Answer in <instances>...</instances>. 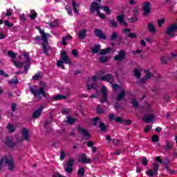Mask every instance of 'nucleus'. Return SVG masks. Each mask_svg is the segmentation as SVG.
I'll list each match as a JSON object with an SVG mask.
<instances>
[{
  "mask_svg": "<svg viewBox=\"0 0 177 177\" xmlns=\"http://www.w3.org/2000/svg\"><path fill=\"white\" fill-rule=\"evenodd\" d=\"M61 59L64 61L58 60L57 64V67H61L63 70H64L65 66L63 63H65V64H71V60L70 59L68 56H67L66 51L61 52Z\"/></svg>",
  "mask_w": 177,
  "mask_h": 177,
  "instance_id": "f257e3e1",
  "label": "nucleus"
},
{
  "mask_svg": "<svg viewBox=\"0 0 177 177\" xmlns=\"http://www.w3.org/2000/svg\"><path fill=\"white\" fill-rule=\"evenodd\" d=\"M41 86L39 88V91L37 90H35L34 88L30 87V92L32 93V95H34L35 97H38L39 95H41L44 96V97H46V92H45V88H46V84L45 82L41 83Z\"/></svg>",
  "mask_w": 177,
  "mask_h": 177,
  "instance_id": "f03ea898",
  "label": "nucleus"
},
{
  "mask_svg": "<svg viewBox=\"0 0 177 177\" xmlns=\"http://www.w3.org/2000/svg\"><path fill=\"white\" fill-rule=\"evenodd\" d=\"M7 165V167L8 168V171L10 172L15 171V168H16V165L15 164V160L13 158H2L0 160V165L2 167V164Z\"/></svg>",
  "mask_w": 177,
  "mask_h": 177,
  "instance_id": "7ed1b4c3",
  "label": "nucleus"
},
{
  "mask_svg": "<svg viewBox=\"0 0 177 177\" xmlns=\"http://www.w3.org/2000/svg\"><path fill=\"white\" fill-rule=\"evenodd\" d=\"M177 31V24H173L167 27L165 34L168 35L170 38H174L175 37V32Z\"/></svg>",
  "mask_w": 177,
  "mask_h": 177,
  "instance_id": "20e7f679",
  "label": "nucleus"
},
{
  "mask_svg": "<svg viewBox=\"0 0 177 177\" xmlns=\"http://www.w3.org/2000/svg\"><path fill=\"white\" fill-rule=\"evenodd\" d=\"M127 57V52L124 50H121L119 51L118 55H116L113 57V60L115 62H121L123 60H125V58Z\"/></svg>",
  "mask_w": 177,
  "mask_h": 177,
  "instance_id": "39448f33",
  "label": "nucleus"
},
{
  "mask_svg": "<svg viewBox=\"0 0 177 177\" xmlns=\"http://www.w3.org/2000/svg\"><path fill=\"white\" fill-rule=\"evenodd\" d=\"M3 143L6 147H8V149H14L16 146V142L13 141V138L9 136L6 137V140L3 141Z\"/></svg>",
  "mask_w": 177,
  "mask_h": 177,
  "instance_id": "423d86ee",
  "label": "nucleus"
},
{
  "mask_svg": "<svg viewBox=\"0 0 177 177\" xmlns=\"http://www.w3.org/2000/svg\"><path fill=\"white\" fill-rule=\"evenodd\" d=\"M75 162V159L71 158H69L66 162L67 167L65 168V171L68 172V174H71V172H73V167H74Z\"/></svg>",
  "mask_w": 177,
  "mask_h": 177,
  "instance_id": "0eeeda50",
  "label": "nucleus"
},
{
  "mask_svg": "<svg viewBox=\"0 0 177 177\" xmlns=\"http://www.w3.org/2000/svg\"><path fill=\"white\" fill-rule=\"evenodd\" d=\"M143 15L144 16H149V14L150 13V10H151V3L150 2H144L143 3Z\"/></svg>",
  "mask_w": 177,
  "mask_h": 177,
  "instance_id": "6e6552de",
  "label": "nucleus"
},
{
  "mask_svg": "<svg viewBox=\"0 0 177 177\" xmlns=\"http://www.w3.org/2000/svg\"><path fill=\"white\" fill-rule=\"evenodd\" d=\"M77 131L84 136V139H91V133L86 129L79 127H77Z\"/></svg>",
  "mask_w": 177,
  "mask_h": 177,
  "instance_id": "1a4fd4ad",
  "label": "nucleus"
},
{
  "mask_svg": "<svg viewBox=\"0 0 177 177\" xmlns=\"http://www.w3.org/2000/svg\"><path fill=\"white\" fill-rule=\"evenodd\" d=\"M79 162L82 164H91L92 162V159L88 158V156L85 153H82L79 156Z\"/></svg>",
  "mask_w": 177,
  "mask_h": 177,
  "instance_id": "9d476101",
  "label": "nucleus"
},
{
  "mask_svg": "<svg viewBox=\"0 0 177 177\" xmlns=\"http://www.w3.org/2000/svg\"><path fill=\"white\" fill-rule=\"evenodd\" d=\"M94 34L100 39H104V40L107 39V36L106 35V34L103 32V30H102L101 29H95L94 30Z\"/></svg>",
  "mask_w": 177,
  "mask_h": 177,
  "instance_id": "9b49d317",
  "label": "nucleus"
},
{
  "mask_svg": "<svg viewBox=\"0 0 177 177\" xmlns=\"http://www.w3.org/2000/svg\"><path fill=\"white\" fill-rule=\"evenodd\" d=\"M101 93H102L103 97L101 98L100 102L106 103V102H107V99H109V95L107 94V88L106 86H102L101 89Z\"/></svg>",
  "mask_w": 177,
  "mask_h": 177,
  "instance_id": "f8f14e48",
  "label": "nucleus"
},
{
  "mask_svg": "<svg viewBox=\"0 0 177 177\" xmlns=\"http://www.w3.org/2000/svg\"><path fill=\"white\" fill-rule=\"evenodd\" d=\"M43 111L44 106H40L38 108V109L35 110L32 114V118H34V120H37V118H39V116L41 114H42Z\"/></svg>",
  "mask_w": 177,
  "mask_h": 177,
  "instance_id": "ddd939ff",
  "label": "nucleus"
},
{
  "mask_svg": "<svg viewBox=\"0 0 177 177\" xmlns=\"http://www.w3.org/2000/svg\"><path fill=\"white\" fill-rule=\"evenodd\" d=\"M117 20L120 24V26H124V27H128V24L125 21V15H120L117 17Z\"/></svg>",
  "mask_w": 177,
  "mask_h": 177,
  "instance_id": "4468645a",
  "label": "nucleus"
},
{
  "mask_svg": "<svg viewBox=\"0 0 177 177\" xmlns=\"http://www.w3.org/2000/svg\"><path fill=\"white\" fill-rule=\"evenodd\" d=\"M99 3H97V2L96 1H93L92 3H91V6L90 7V12L91 13H95V12H99Z\"/></svg>",
  "mask_w": 177,
  "mask_h": 177,
  "instance_id": "2eb2a0df",
  "label": "nucleus"
},
{
  "mask_svg": "<svg viewBox=\"0 0 177 177\" xmlns=\"http://www.w3.org/2000/svg\"><path fill=\"white\" fill-rule=\"evenodd\" d=\"M174 145H175V142H174V141L166 140V143L163 147V149L164 150H171V149H174Z\"/></svg>",
  "mask_w": 177,
  "mask_h": 177,
  "instance_id": "dca6fc26",
  "label": "nucleus"
},
{
  "mask_svg": "<svg viewBox=\"0 0 177 177\" xmlns=\"http://www.w3.org/2000/svg\"><path fill=\"white\" fill-rule=\"evenodd\" d=\"M153 120H154L153 114L147 115L142 118V121L146 122V124H149V122H153Z\"/></svg>",
  "mask_w": 177,
  "mask_h": 177,
  "instance_id": "f3484780",
  "label": "nucleus"
},
{
  "mask_svg": "<svg viewBox=\"0 0 177 177\" xmlns=\"http://www.w3.org/2000/svg\"><path fill=\"white\" fill-rule=\"evenodd\" d=\"M125 96H127V91L124 89H122L118 94L117 100L118 102H122Z\"/></svg>",
  "mask_w": 177,
  "mask_h": 177,
  "instance_id": "a211bd4d",
  "label": "nucleus"
},
{
  "mask_svg": "<svg viewBox=\"0 0 177 177\" xmlns=\"http://www.w3.org/2000/svg\"><path fill=\"white\" fill-rule=\"evenodd\" d=\"M52 100H54L55 102H57L59 100H66L67 99V96L62 95V94H58L54 97H53Z\"/></svg>",
  "mask_w": 177,
  "mask_h": 177,
  "instance_id": "6ab92c4d",
  "label": "nucleus"
},
{
  "mask_svg": "<svg viewBox=\"0 0 177 177\" xmlns=\"http://www.w3.org/2000/svg\"><path fill=\"white\" fill-rule=\"evenodd\" d=\"M22 137L24 140L30 142V136H28V130L27 129H22Z\"/></svg>",
  "mask_w": 177,
  "mask_h": 177,
  "instance_id": "aec40b11",
  "label": "nucleus"
},
{
  "mask_svg": "<svg viewBox=\"0 0 177 177\" xmlns=\"http://www.w3.org/2000/svg\"><path fill=\"white\" fill-rule=\"evenodd\" d=\"M113 75L110 73H108L104 76H102L100 79L101 81H105V82H109V81H111L113 80Z\"/></svg>",
  "mask_w": 177,
  "mask_h": 177,
  "instance_id": "412c9836",
  "label": "nucleus"
},
{
  "mask_svg": "<svg viewBox=\"0 0 177 177\" xmlns=\"http://www.w3.org/2000/svg\"><path fill=\"white\" fill-rule=\"evenodd\" d=\"M86 32H88V30L82 29L80 30L78 37L80 39H85V37H86Z\"/></svg>",
  "mask_w": 177,
  "mask_h": 177,
  "instance_id": "4be33fe9",
  "label": "nucleus"
},
{
  "mask_svg": "<svg viewBox=\"0 0 177 177\" xmlns=\"http://www.w3.org/2000/svg\"><path fill=\"white\" fill-rule=\"evenodd\" d=\"M111 52V47H107L104 49H101L100 50V55H102V56H104V55H109Z\"/></svg>",
  "mask_w": 177,
  "mask_h": 177,
  "instance_id": "5701e85b",
  "label": "nucleus"
},
{
  "mask_svg": "<svg viewBox=\"0 0 177 177\" xmlns=\"http://www.w3.org/2000/svg\"><path fill=\"white\" fill-rule=\"evenodd\" d=\"M75 121H77L76 118L71 116H67V120L65 122L66 124H69L70 125H73V124H75Z\"/></svg>",
  "mask_w": 177,
  "mask_h": 177,
  "instance_id": "b1692460",
  "label": "nucleus"
},
{
  "mask_svg": "<svg viewBox=\"0 0 177 177\" xmlns=\"http://www.w3.org/2000/svg\"><path fill=\"white\" fill-rule=\"evenodd\" d=\"M148 30L149 32H151L152 34H156V26H154V24L151 23L148 24Z\"/></svg>",
  "mask_w": 177,
  "mask_h": 177,
  "instance_id": "393cba45",
  "label": "nucleus"
},
{
  "mask_svg": "<svg viewBox=\"0 0 177 177\" xmlns=\"http://www.w3.org/2000/svg\"><path fill=\"white\" fill-rule=\"evenodd\" d=\"M99 128L101 132H105L107 130V126L102 121L99 122Z\"/></svg>",
  "mask_w": 177,
  "mask_h": 177,
  "instance_id": "a878e982",
  "label": "nucleus"
},
{
  "mask_svg": "<svg viewBox=\"0 0 177 177\" xmlns=\"http://www.w3.org/2000/svg\"><path fill=\"white\" fill-rule=\"evenodd\" d=\"M77 6H78V3L75 1H72V8L73 9V12L78 15L80 10L77 9Z\"/></svg>",
  "mask_w": 177,
  "mask_h": 177,
  "instance_id": "bb28decb",
  "label": "nucleus"
},
{
  "mask_svg": "<svg viewBox=\"0 0 177 177\" xmlns=\"http://www.w3.org/2000/svg\"><path fill=\"white\" fill-rule=\"evenodd\" d=\"M91 52L95 55L99 53L100 52V44L95 45L92 49Z\"/></svg>",
  "mask_w": 177,
  "mask_h": 177,
  "instance_id": "cd10ccee",
  "label": "nucleus"
},
{
  "mask_svg": "<svg viewBox=\"0 0 177 177\" xmlns=\"http://www.w3.org/2000/svg\"><path fill=\"white\" fill-rule=\"evenodd\" d=\"M7 129H8V132L13 133V132H15V131H16V127H15V125L9 123L7 125Z\"/></svg>",
  "mask_w": 177,
  "mask_h": 177,
  "instance_id": "c85d7f7f",
  "label": "nucleus"
},
{
  "mask_svg": "<svg viewBox=\"0 0 177 177\" xmlns=\"http://www.w3.org/2000/svg\"><path fill=\"white\" fill-rule=\"evenodd\" d=\"M117 38H118V34L113 31L109 38V41H111V42H113V41H115Z\"/></svg>",
  "mask_w": 177,
  "mask_h": 177,
  "instance_id": "c756f323",
  "label": "nucleus"
},
{
  "mask_svg": "<svg viewBox=\"0 0 177 177\" xmlns=\"http://www.w3.org/2000/svg\"><path fill=\"white\" fill-rule=\"evenodd\" d=\"M77 175L78 176L80 177H84L85 176V168L84 167H80L78 171H77Z\"/></svg>",
  "mask_w": 177,
  "mask_h": 177,
  "instance_id": "7c9ffc66",
  "label": "nucleus"
},
{
  "mask_svg": "<svg viewBox=\"0 0 177 177\" xmlns=\"http://www.w3.org/2000/svg\"><path fill=\"white\" fill-rule=\"evenodd\" d=\"M133 74L134 77H136V78H137L138 80H139L140 77H142V74L140 73V71H139V69L138 68H135L133 70Z\"/></svg>",
  "mask_w": 177,
  "mask_h": 177,
  "instance_id": "2f4dec72",
  "label": "nucleus"
},
{
  "mask_svg": "<svg viewBox=\"0 0 177 177\" xmlns=\"http://www.w3.org/2000/svg\"><path fill=\"white\" fill-rule=\"evenodd\" d=\"M155 173L157 174V172H158V169H160V165L156 163V162H154L153 163L152 165V169H151Z\"/></svg>",
  "mask_w": 177,
  "mask_h": 177,
  "instance_id": "473e14b6",
  "label": "nucleus"
},
{
  "mask_svg": "<svg viewBox=\"0 0 177 177\" xmlns=\"http://www.w3.org/2000/svg\"><path fill=\"white\" fill-rule=\"evenodd\" d=\"M99 62L100 63H102V64L106 63V62H109V57L102 56L101 57H100Z\"/></svg>",
  "mask_w": 177,
  "mask_h": 177,
  "instance_id": "72a5a7b5",
  "label": "nucleus"
},
{
  "mask_svg": "<svg viewBox=\"0 0 177 177\" xmlns=\"http://www.w3.org/2000/svg\"><path fill=\"white\" fill-rule=\"evenodd\" d=\"M8 84H10V85H16L17 84H19V80H17V77H15L13 79H11L9 82Z\"/></svg>",
  "mask_w": 177,
  "mask_h": 177,
  "instance_id": "f704fd0d",
  "label": "nucleus"
},
{
  "mask_svg": "<svg viewBox=\"0 0 177 177\" xmlns=\"http://www.w3.org/2000/svg\"><path fill=\"white\" fill-rule=\"evenodd\" d=\"M145 73L146 74V76H145V78L150 80L153 77V74L150 72V70L147 69L145 71Z\"/></svg>",
  "mask_w": 177,
  "mask_h": 177,
  "instance_id": "c9c22d12",
  "label": "nucleus"
},
{
  "mask_svg": "<svg viewBox=\"0 0 177 177\" xmlns=\"http://www.w3.org/2000/svg\"><path fill=\"white\" fill-rule=\"evenodd\" d=\"M171 57L169 56H166V57H161V63L162 64H166L168 63V60H169Z\"/></svg>",
  "mask_w": 177,
  "mask_h": 177,
  "instance_id": "e433bc0d",
  "label": "nucleus"
},
{
  "mask_svg": "<svg viewBox=\"0 0 177 177\" xmlns=\"http://www.w3.org/2000/svg\"><path fill=\"white\" fill-rule=\"evenodd\" d=\"M66 156H67L66 154V152L62 150L59 153V160H60V161L64 160V158H66Z\"/></svg>",
  "mask_w": 177,
  "mask_h": 177,
  "instance_id": "4c0bfd02",
  "label": "nucleus"
},
{
  "mask_svg": "<svg viewBox=\"0 0 177 177\" xmlns=\"http://www.w3.org/2000/svg\"><path fill=\"white\" fill-rule=\"evenodd\" d=\"M13 64L15 67H17V68H21L23 66H24V64L20 62H13Z\"/></svg>",
  "mask_w": 177,
  "mask_h": 177,
  "instance_id": "58836bf2",
  "label": "nucleus"
},
{
  "mask_svg": "<svg viewBox=\"0 0 177 177\" xmlns=\"http://www.w3.org/2000/svg\"><path fill=\"white\" fill-rule=\"evenodd\" d=\"M151 141L153 142L154 143H157L158 142H160V137L157 135H153Z\"/></svg>",
  "mask_w": 177,
  "mask_h": 177,
  "instance_id": "ea45409f",
  "label": "nucleus"
},
{
  "mask_svg": "<svg viewBox=\"0 0 177 177\" xmlns=\"http://www.w3.org/2000/svg\"><path fill=\"white\" fill-rule=\"evenodd\" d=\"M164 24H165V19H160L158 20V26L160 28H161V27H162V26H164Z\"/></svg>",
  "mask_w": 177,
  "mask_h": 177,
  "instance_id": "a19ab883",
  "label": "nucleus"
},
{
  "mask_svg": "<svg viewBox=\"0 0 177 177\" xmlns=\"http://www.w3.org/2000/svg\"><path fill=\"white\" fill-rule=\"evenodd\" d=\"M147 176H150V177H153L154 176V175H156V172H154L151 169H149L148 171H147L146 172Z\"/></svg>",
  "mask_w": 177,
  "mask_h": 177,
  "instance_id": "79ce46f5",
  "label": "nucleus"
},
{
  "mask_svg": "<svg viewBox=\"0 0 177 177\" xmlns=\"http://www.w3.org/2000/svg\"><path fill=\"white\" fill-rule=\"evenodd\" d=\"M58 21H59L57 19H55L53 22H50L49 24L50 27H52L53 28H55L57 27Z\"/></svg>",
  "mask_w": 177,
  "mask_h": 177,
  "instance_id": "37998d69",
  "label": "nucleus"
},
{
  "mask_svg": "<svg viewBox=\"0 0 177 177\" xmlns=\"http://www.w3.org/2000/svg\"><path fill=\"white\" fill-rule=\"evenodd\" d=\"M147 80L148 79L144 76V77L139 80L138 81L139 85H143V84H146V82H147Z\"/></svg>",
  "mask_w": 177,
  "mask_h": 177,
  "instance_id": "c03bdc74",
  "label": "nucleus"
},
{
  "mask_svg": "<svg viewBox=\"0 0 177 177\" xmlns=\"http://www.w3.org/2000/svg\"><path fill=\"white\" fill-rule=\"evenodd\" d=\"M31 66V64H30V62H26L24 65V71L26 73V74H28V69L30 68V66Z\"/></svg>",
  "mask_w": 177,
  "mask_h": 177,
  "instance_id": "a18cd8bd",
  "label": "nucleus"
},
{
  "mask_svg": "<svg viewBox=\"0 0 177 177\" xmlns=\"http://www.w3.org/2000/svg\"><path fill=\"white\" fill-rule=\"evenodd\" d=\"M103 10H104V12H105V13L106 15H111V10H110V7L109 6H104L103 8Z\"/></svg>",
  "mask_w": 177,
  "mask_h": 177,
  "instance_id": "49530a36",
  "label": "nucleus"
},
{
  "mask_svg": "<svg viewBox=\"0 0 177 177\" xmlns=\"http://www.w3.org/2000/svg\"><path fill=\"white\" fill-rule=\"evenodd\" d=\"M70 113H71V109H62V114L64 115H67L68 114H70Z\"/></svg>",
  "mask_w": 177,
  "mask_h": 177,
  "instance_id": "de8ad7c7",
  "label": "nucleus"
},
{
  "mask_svg": "<svg viewBox=\"0 0 177 177\" xmlns=\"http://www.w3.org/2000/svg\"><path fill=\"white\" fill-rule=\"evenodd\" d=\"M131 104L133 107H135V109H138V107H139V102L136 101V100H132Z\"/></svg>",
  "mask_w": 177,
  "mask_h": 177,
  "instance_id": "09e8293b",
  "label": "nucleus"
},
{
  "mask_svg": "<svg viewBox=\"0 0 177 177\" xmlns=\"http://www.w3.org/2000/svg\"><path fill=\"white\" fill-rule=\"evenodd\" d=\"M127 37L131 38V39H135L138 38V35H136V33H135V32H131V33H129V35H127Z\"/></svg>",
  "mask_w": 177,
  "mask_h": 177,
  "instance_id": "8fccbe9b",
  "label": "nucleus"
},
{
  "mask_svg": "<svg viewBox=\"0 0 177 177\" xmlns=\"http://www.w3.org/2000/svg\"><path fill=\"white\" fill-rule=\"evenodd\" d=\"M97 16H98V17H100V19H102V20H104L105 19H106L107 17H106V15L100 12V11H98L97 12Z\"/></svg>",
  "mask_w": 177,
  "mask_h": 177,
  "instance_id": "3c124183",
  "label": "nucleus"
},
{
  "mask_svg": "<svg viewBox=\"0 0 177 177\" xmlns=\"http://www.w3.org/2000/svg\"><path fill=\"white\" fill-rule=\"evenodd\" d=\"M115 121L118 124H123L124 123V119H122V118H121V117H116L115 118Z\"/></svg>",
  "mask_w": 177,
  "mask_h": 177,
  "instance_id": "603ef678",
  "label": "nucleus"
},
{
  "mask_svg": "<svg viewBox=\"0 0 177 177\" xmlns=\"http://www.w3.org/2000/svg\"><path fill=\"white\" fill-rule=\"evenodd\" d=\"M8 55L9 57H12V59H16V53H15V52L10 50L8 52Z\"/></svg>",
  "mask_w": 177,
  "mask_h": 177,
  "instance_id": "864d4df0",
  "label": "nucleus"
},
{
  "mask_svg": "<svg viewBox=\"0 0 177 177\" xmlns=\"http://www.w3.org/2000/svg\"><path fill=\"white\" fill-rule=\"evenodd\" d=\"M24 57L26 58V62H30L31 60V58L30 57V54L28 53H24Z\"/></svg>",
  "mask_w": 177,
  "mask_h": 177,
  "instance_id": "5fc2aeb1",
  "label": "nucleus"
},
{
  "mask_svg": "<svg viewBox=\"0 0 177 177\" xmlns=\"http://www.w3.org/2000/svg\"><path fill=\"white\" fill-rule=\"evenodd\" d=\"M41 39L45 44H48V35L46 33L41 35Z\"/></svg>",
  "mask_w": 177,
  "mask_h": 177,
  "instance_id": "6e6d98bb",
  "label": "nucleus"
},
{
  "mask_svg": "<svg viewBox=\"0 0 177 177\" xmlns=\"http://www.w3.org/2000/svg\"><path fill=\"white\" fill-rule=\"evenodd\" d=\"M65 9L69 16H73V10H71V7H65Z\"/></svg>",
  "mask_w": 177,
  "mask_h": 177,
  "instance_id": "4d7b16f0",
  "label": "nucleus"
},
{
  "mask_svg": "<svg viewBox=\"0 0 177 177\" xmlns=\"http://www.w3.org/2000/svg\"><path fill=\"white\" fill-rule=\"evenodd\" d=\"M109 23L110 24H111L112 27H115V28L118 27V24L114 19L111 20Z\"/></svg>",
  "mask_w": 177,
  "mask_h": 177,
  "instance_id": "13d9d810",
  "label": "nucleus"
},
{
  "mask_svg": "<svg viewBox=\"0 0 177 177\" xmlns=\"http://www.w3.org/2000/svg\"><path fill=\"white\" fill-rule=\"evenodd\" d=\"M138 19L136 17H133L131 18H129V23H136V21H138Z\"/></svg>",
  "mask_w": 177,
  "mask_h": 177,
  "instance_id": "bf43d9fd",
  "label": "nucleus"
},
{
  "mask_svg": "<svg viewBox=\"0 0 177 177\" xmlns=\"http://www.w3.org/2000/svg\"><path fill=\"white\" fill-rule=\"evenodd\" d=\"M103 113H104V111H103V109L100 108V105H97V114H103Z\"/></svg>",
  "mask_w": 177,
  "mask_h": 177,
  "instance_id": "052dcab7",
  "label": "nucleus"
},
{
  "mask_svg": "<svg viewBox=\"0 0 177 177\" xmlns=\"http://www.w3.org/2000/svg\"><path fill=\"white\" fill-rule=\"evenodd\" d=\"M143 110H150L151 109V104H146L145 106H141Z\"/></svg>",
  "mask_w": 177,
  "mask_h": 177,
  "instance_id": "680f3d73",
  "label": "nucleus"
},
{
  "mask_svg": "<svg viewBox=\"0 0 177 177\" xmlns=\"http://www.w3.org/2000/svg\"><path fill=\"white\" fill-rule=\"evenodd\" d=\"M4 24L6 27H8V28H12L13 27V24H11L9 21L6 20L4 22Z\"/></svg>",
  "mask_w": 177,
  "mask_h": 177,
  "instance_id": "e2e57ef3",
  "label": "nucleus"
},
{
  "mask_svg": "<svg viewBox=\"0 0 177 177\" xmlns=\"http://www.w3.org/2000/svg\"><path fill=\"white\" fill-rule=\"evenodd\" d=\"M142 164L145 167H146V165H147V164H149V160H147V158H146V157H143L142 158Z\"/></svg>",
  "mask_w": 177,
  "mask_h": 177,
  "instance_id": "0e129e2a",
  "label": "nucleus"
},
{
  "mask_svg": "<svg viewBox=\"0 0 177 177\" xmlns=\"http://www.w3.org/2000/svg\"><path fill=\"white\" fill-rule=\"evenodd\" d=\"M139 16V10L138 8H136L133 11V17H138Z\"/></svg>",
  "mask_w": 177,
  "mask_h": 177,
  "instance_id": "69168bd1",
  "label": "nucleus"
},
{
  "mask_svg": "<svg viewBox=\"0 0 177 177\" xmlns=\"http://www.w3.org/2000/svg\"><path fill=\"white\" fill-rule=\"evenodd\" d=\"M124 125H131L132 124V120H123Z\"/></svg>",
  "mask_w": 177,
  "mask_h": 177,
  "instance_id": "338daca9",
  "label": "nucleus"
},
{
  "mask_svg": "<svg viewBox=\"0 0 177 177\" xmlns=\"http://www.w3.org/2000/svg\"><path fill=\"white\" fill-rule=\"evenodd\" d=\"M16 109H17V104L16 103H12L11 104V110L15 113L16 111Z\"/></svg>",
  "mask_w": 177,
  "mask_h": 177,
  "instance_id": "774afa93",
  "label": "nucleus"
}]
</instances>
